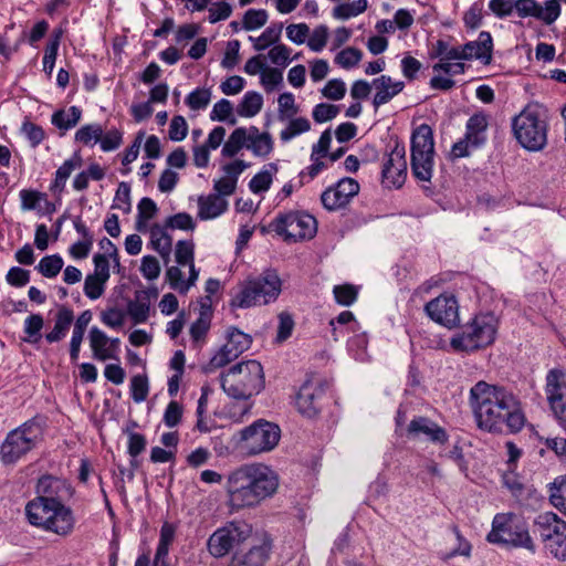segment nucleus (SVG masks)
<instances>
[{
  "mask_svg": "<svg viewBox=\"0 0 566 566\" xmlns=\"http://www.w3.org/2000/svg\"><path fill=\"white\" fill-rule=\"evenodd\" d=\"M470 403L478 427L484 431L516 433L525 424L518 398L503 386L478 381L470 389Z\"/></svg>",
  "mask_w": 566,
  "mask_h": 566,
  "instance_id": "f257e3e1",
  "label": "nucleus"
},
{
  "mask_svg": "<svg viewBox=\"0 0 566 566\" xmlns=\"http://www.w3.org/2000/svg\"><path fill=\"white\" fill-rule=\"evenodd\" d=\"M279 485V474L269 465L263 463L242 465L228 475L227 505L232 513L254 507L273 496Z\"/></svg>",
  "mask_w": 566,
  "mask_h": 566,
  "instance_id": "f03ea898",
  "label": "nucleus"
},
{
  "mask_svg": "<svg viewBox=\"0 0 566 566\" xmlns=\"http://www.w3.org/2000/svg\"><path fill=\"white\" fill-rule=\"evenodd\" d=\"M486 541L510 549L522 548L531 554L536 552V544L531 535L527 521L514 512H502L494 515Z\"/></svg>",
  "mask_w": 566,
  "mask_h": 566,
  "instance_id": "7ed1b4c3",
  "label": "nucleus"
},
{
  "mask_svg": "<svg viewBox=\"0 0 566 566\" xmlns=\"http://www.w3.org/2000/svg\"><path fill=\"white\" fill-rule=\"evenodd\" d=\"M282 292V280L274 269H266L260 275L244 281L232 295L230 306L249 308L273 303Z\"/></svg>",
  "mask_w": 566,
  "mask_h": 566,
  "instance_id": "20e7f679",
  "label": "nucleus"
},
{
  "mask_svg": "<svg viewBox=\"0 0 566 566\" xmlns=\"http://www.w3.org/2000/svg\"><path fill=\"white\" fill-rule=\"evenodd\" d=\"M222 390L233 399H248L264 388V373L256 360L241 361L220 375Z\"/></svg>",
  "mask_w": 566,
  "mask_h": 566,
  "instance_id": "39448f33",
  "label": "nucleus"
},
{
  "mask_svg": "<svg viewBox=\"0 0 566 566\" xmlns=\"http://www.w3.org/2000/svg\"><path fill=\"white\" fill-rule=\"evenodd\" d=\"M25 514L32 525L59 536H69L75 528L74 512L66 503L27 504Z\"/></svg>",
  "mask_w": 566,
  "mask_h": 566,
  "instance_id": "423d86ee",
  "label": "nucleus"
},
{
  "mask_svg": "<svg viewBox=\"0 0 566 566\" xmlns=\"http://www.w3.org/2000/svg\"><path fill=\"white\" fill-rule=\"evenodd\" d=\"M497 318L492 313H480L450 339L454 352H475L491 345L496 335Z\"/></svg>",
  "mask_w": 566,
  "mask_h": 566,
  "instance_id": "0eeeda50",
  "label": "nucleus"
},
{
  "mask_svg": "<svg viewBox=\"0 0 566 566\" xmlns=\"http://www.w3.org/2000/svg\"><path fill=\"white\" fill-rule=\"evenodd\" d=\"M515 138L522 147L538 151L547 144V123L544 112L537 105H527L512 120Z\"/></svg>",
  "mask_w": 566,
  "mask_h": 566,
  "instance_id": "6e6552de",
  "label": "nucleus"
},
{
  "mask_svg": "<svg viewBox=\"0 0 566 566\" xmlns=\"http://www.w3.org/2000/svg\"><path fill=\"white\" fill-rule=\"evenodd\" d=\"M253 536V526L243 520H233L218 527L207 541V549L214 558L239 552Z\"/></svg>",
  "mask_w": 566,
  "mask_h": 566,
  "instance_id": "1a4fd4ad",
  "label": "nucleus"
},
{
  "mask_svg": "<svg viewBox=\"0 0 566 566\" xmlns=\"http://www.w3.org/2000/svg\"><path fill=\"white\" fill-rule=\"evenodd\" d=\"M42 439L41 426L31 420L11 430L0 447L4 464H13L33 450Z\"/></svg>",
  "mask_w": 566,
  "mask_h": 566,
  "instance_id": "9d476101",
  "label": "nucleus"
},
{
  "mask_svg": "<svg viewBox=\"0 0 566 566\" xmlns=\"http://www.w3.org/2000/svg\"><path fill=\"white\" fill-rule=\"evenodd\" d=\"M434 142L429 125L421 124L411 136V171L420 181H430L433 172Z\"/></svg>",
  "mask_w": 566,
  "mask_h": 566,
  "instance_id": "9b49d317",
  "label": "nucleus"
},
{
  "mask_svg": "<svg viewBox=\"0 0 566 566\" xmlns=\"http://www.w3.org/2000/svg\"><path fill=\"white\" fill-rule=\"evenodd\" d=\"M535 532L549 554L560 560H566V522L556 513L544 512L533 522Z\"/></svg>",
  "mask_w": 566,
  "mask_h": 566,
  "instance_id": "f8f14e48",
  "label": "nucleus"
},
{
  "mask_svg": "<svg viewBox=\"0 0 566 566\" xmlns=\"http://www.w3.org/2000/svg\"><path fill=\"white\" fill-rule=\"evenodd\" d=\"M281 439L280 427L271 421L259 419L240 431V446L249 455L272 451Z\"/></svg>",
  "mask_w": 566,
  "mask_h": 566,
  "instance_id": "ddd939ff",
  "label": "nucleus"
},
{
  "mask_svg": "<svg viewBox=\"0 0 566 566\" xmlns=\"http://www.w3.org/2000/svg\"><path fill=\"white\" fill-rule=\"evenodd\" d=\"M270 228L286 242L312 239L317 230L316 219L305 212L289 211L279 213Z\"/></svg>",
  "mask_w": 566,
  "mask_h": 566,
  "instance_id": "4468645a",
  "label": "nucleus"
},
{
  "mask_svg": "<svg viewBox=\"0 0 566 566\" xmlns=\"http://www.w3.org/2000/svg\"><path fill=\"white\" fill-rule=\"evenodd\" d=\"M252 338L249 334L231 327L227 333V343L211 357L202 367L203 373H214L237 359L242 353L251 346Z\"/></svg>",
  "mask_w": 566,
  "mask_h": 566,
  "instance_id": "2eb2a0df",
  "label": "nucleus"
},
{
  "mask_svg": "<svg viewBox=\"0 0 566 566\" xmlns=\"http://www.w3.org/2000/svg\"><path fill=\"white\" fill-rule=\"evenodd\" d=\"M35 493L36 496L28 504L66 503L73 496L74 491L65 480L46 474L38 480Z\"/></svg>",
  "mask_w": 566,
  "mask_h": 566,
  "instance_id": "dca6fc26",
  "label": "nucleus"
},
{
  "mask_svg": "<svg viewBox=\"0 0 566 566\" xmlns=\"http://www.w3.org/2000/svg\"><path fill=\"white\" fill-rule=\"evenodd\" d=\"M382 185L387 188H400L407 178L406 149L396 144L387 155L381 170Z\"/></svg>",
  "mask_w": 566,
  "mask_h": 566,
  "instance_id": "f3484780",
  "label": "nucleus"
},
{
  "mask_svg": "<svg viewBox=\"0 0 566 566\" xmlns=\"http://www.w3.org/2000/svg\"><path fill=\"white\" fill-rule=\"evenodd\" d=\"M294 406L305 419L314 420L318 415V376L315 373L308 374L300 387L295 395Z\"/></svg>",
  "mask_w": 566,
  "mask_h": 566,
  "instance_id": "a211bd4d",
  "label": "nucleus"
},
{
  "mask_svg": "<svg viewBox=\"0 0 566 566\" xmlns=\"http://www.w3.org/2000/svg\"><path fill=\"white\" fill-rule=\"evenodd\" d=\"M424 312L432 321L448 328L454 327L460 319L459 305L453 295H439L426 304Z\"/></svg>",
  "mask_w": 566,
  "mask_h": 566,
  "instance_id": "6ab92c4d",
  "label": "nucleus"
},
{
  "mask_svg": "<svg viewBox=\"0 0 566 566\" xmlns=\"http://www.w3.org/2000/svg\"><path fill=\"white\" fill-rule=\"evenodd\" d=\"M359 191V184L349 177L340 179L334 187H329L321 195V202L328 210L338 209L355 197Z\"/></svg>",
  "mask_w": 566,
  "mask_h": 566,
  "instance_id": "aec40b11",
  "label": "nucleus"
},
{
  "mask_svg": "<svg viewBox=\"0 0 566 566\" xmlns=\"http://www.w3.org/2000/svg\"><path fill=\"white\" fill-rule=\"evenodd\" d=\"M271 555V544L268 541L251 543L248 551L242 548L231 555L228 566H265Z\"/></svg>",
  "mask_w": 566,
  "mask_h": 566,
  "instance_id": "412c9836",
  "label": "nucleus"
},
{
  "mask_svg": "<svg viewBox=\"0 0 566 566\" xmlns=\"http://www.w3.org/2000/svg\"><path fill=\"white\" fill-rule=\"evenodd\" d=\"M408 434L411 438L424 436L434 443H446L448 441L447 431L427 417H415L408 426Z\"/></svg>",
  "mask_w": 566,
  "mask_h": 566,
  "instance_id": "4be33fe9",
  "label": "nucleus"
},
{
  "mask_svg": "<svg viewBox=\"0 0 566 566\" xmlns=\"http://www.w3.org/2000/svg\"><path fill=\"white\" fill-rule=\"evenodd\" d=\"M405 87L402 81H392L388 75H380L373 80V88L375 95L373 98V105L375 109L381 105L389 103L396 95H398Z\"/></svg>",
  "mask_w": 566,
  "mask_h": 566,
  "instance_id": "5701e85b",
  "label": "nucleus"
},
{
  "mask_svg": "<svg viewBox=\"0 0 566 566\" xmlns=\"http://www.w3.org/2000/svg\"><path fill=\"white\" fill-rule=\"evenodd\" d=\"M150 294L148 291L140 290L135 292L134 300L127 303V314L134 324L146 323L150 312Z\"/></svg>",
  "mask_w": 566,
  "mask_h": 566,
  "instance_id": "b1692460",
  "label": "nucleus"
},
{
  "mask_svg": "<svg viewBox=\"0 0 566 566\" xmlns=\"http://www.w3.org/2000/svg\"><path fill=\"white\" fill-rule=\"evenodd\" d=\"M198 207V217L201 220H209L221 216L228 208V201L219 195L210 193L199 197Z\"/></svg>",
  "mask_w": 566,
  "mask_h": 566,
  "instance_id": "393cba45",
  "label": "nucleus"
},
{
  "mask_svg": "<svg viewBox=\"0 0 566 566\" xmlns=\"http://www.w3.org/2000/svg\"><path fill=\"white\" fill-rule=\"evenodd\" d=\"M492 36L489 32L482 31L476 41L468 42L462 46L467 60L479 59L489 62L492 52Z\"/></svg>",
  "mask_w": 566,
  "mask_h": 566,
  "instance_id": "a878e982",
  "label": "nucleus"
},
{
  "mask_svg": "<svg viewBox=\"0 0 566 566\" xmlns=\"http://www.w3.org/2000/svg\"><path fill=\"white\" fill-rule=\"evenodd\" d=\"M74 321V313L71 308L66 306L59 307L55 315V323L53 329L45 335V339L49 343H57L63 339L72 323Z\"/></svg>",
  "mask_w": 566,
  "mask_h": 566,
  "instance_id": "bb28decb",
  "label": "nucleus"
},
{
  "mask_svg": "<svg viewBox=\"0 0 566 566\" xmlns=\"http://www.w3.org/2000/svg\"><path fill=\"white\" fill-rule=\"evenodd\" d=\"M88 339L95 359L105 361L115 358L109 346V338L98 327L94 326L90 329Z\"/></svg>",
  "mask_w": 566,
  "mask_h": 566,
  "instance_id": "cd10ccee",
  "label": "nucleus"
},
{
  "mask_svg": "<svg viewBox=\"0 0 566 566\" xmlns=\"http://www.w3.org/2000/svg\"><path fill=\"white\" fill-rule=\"evenodd\" d=\"M248 149L258 157H266L273 150V140L269 133H260L255 126L249 127Z\"/></svg>",
  "mask_w": 566,
  "mask_h": 566,
  "instance_id": "c85d7f7f",
  "label": "nucleus"
},
{
  "mask_svg": "<svg viewBox=\"0 0 566 566\" xmlns=\"http://www.w3.org/2000/svg\"><path fill=\"white\" fill-rule=\"evenodd\" d=\"M488 117L484 114H474L467 122L465 138L471 146L479 147L485 142Z\"/></svg>",
  "mask_w": 566,
  "mask_h": 566,
  "instance_id": "c756f323",
  "label": "nucleus"
},
{
  "mask_svg": "<svg viewBox=\"0 0 566 566\" xmlns=\"http://www.w3.org/2000/svg\"><path fill=\"white\" fill-rule=\"evenodd\" d=\"M546 395L548 402L566 398V374L552 369L546 376Z\"/></svg>",
  "mask_w": 566,
  "mask_h": 566,
  "instance_id": "7c9ffc66",
  "label": "nucleus"
},
{
  "mask_svg": "<svg viewBox=\"0 0 566 566\" xmlns=\"http://www.w3.org/2000/svg\"><path fill=\"white\" fill-rule=\"evenodd\" d=\"M82 164L83 160L80 153H74L70 159L65 160L63 165L57 168L55 172V179L51 186V190L61 193L64 190L66 180L76 168H80Z\"/></svg>",
  "mask_w": 566,
  "mask_h": 566,
  "instance_id": "2f4dec72",
  "label": "nucleus"
},
{
  "mask_svg": "<svg viewBox=\"0 0 566 566\" xmlns=\"http://www.w3.org/2000/svg\"><path fill=\"white\" fill-rule=\"evenodd\" d=\"M166 224H154L150 228V240L153 248L164 258L167 262L172 248V238L166 231Z\"/></svg>",
  "mask_w": 566,
  "mask_h": 566,
  "instance_id": "473e14b6",
  "label": "nucleus"
},
{
  "mask_svg": "<svg viewBox=\"0 0 566 566\" xmlns=\"http://www.w3.org/2000/svg\"><path fill=\"white\" fill-rule=\"evenodd\" d=\"M249 128H235L224 143L222 155L224 157H234L243 147L248 149Z\"/></svg>",
  "mask_w": 566,
  "mask_h": 566,
  "instance_id": "72a5a7b5",
  "label": "nucleus"
},
{
  "mask_svg": "<svg viewBox=\"0 0 566 566\" xmlns=\"http://www.w3.org/2000/svg\"><path fill=\"white\" fill-rule=\"evenodd\" d=\"M262 95L258 92L250 91L243 95L237 107V112L241 117H253L262 109Z\"/></svg>",
  "mask_w": 566,
  "mask_h": 566,
  "instance_id": "f704fd0d",
  "label": "nucleus"
},
{
  "mask_svg": "<svg viewBox=\"0 0 566 566\" xmlns=\"http://www.w3.org/2000/svg\"><path fill=\"white\" fill-rule=\"evenodd\" d=\"M277 171V166L273 163L268 164L260 172H258L249 182V188L253 193L266 191L272 181L273 175Z\"/></svg>",
  "mask_w": 566,
  "mask_h": 566,
  "instance_id": "c9c22d12",
  "label": "nucleus"
},
{
  "mask_svg": "<svg viewBox=\"0 0 566 566\" xmlns=\"http://www.w3.org/2000/svg\"><path fill=\"white\" fill-rule=\"evenodd\" d=\"M282 30L283 23H272L260 36H250L249 40L253 42V46L256 51H263L280 40Z\"/></svg>",
  "mask_w": 566,
  "mask_h": 566,
  "instance_id": "e433bc0d",
  "label": "nucleus"
},
{
  "mask_svg": "<svg viewBox=\"0 0 566 566\" xmlns=\"http://www.w3.org/2000/svg\"><path fill=\"white\" fill-rule=\"evenodd\" d=\"M549 501L566 516V475L556 478L549 485Z\"/></svg>",
  "mask_w": 566,
  "mask_h": 566,
  "instance_id": "4c0bfd02",
  "label": "nucleus"
},
{
  "mask_svg": "<svg viewBox=\"0 0 566 566\" xmlns=\"http://www.w3.org/2000/svg\"><path fill=\"white\" fill-rule=\"evenodd\" d=\"M82 112L77 106H71L67 111H57L52 115V124L60 129H70L81 119Z\"/></svg>",
  "mask_w": 566,
  "mask_h": 566,
  "instance_id": "58836bf2",
  "label": "nucleus"
},
{
  "mask_svg": "<svg viewBox=\"0 0 566 566\" xmlns=\"http://www.w3.org/2000/svg\"><path fill=\"white\" fill-rule=\"evenodd\" d=\"M102 133L103 127L99 124H87L82 126L75 133V142L85 146H93L94 144L99 143Z\"/></svg>",
  "mask_w": 566,
  "mask_h": 566,
  "instance_id": "ea45409f",
  "label": "nucleus"
},
{
  "mask_svg": "<svg viewBox=\"0 0 566 566\" xmlns=\"http://www.w3.org/2000/svg\"><path fill=\"white\" fill-rule=\"evenodd\" d=\"M63 259L59 254L42 258L36 266L38 271L45 277H55L63 268Z\"/></svg>",
  "mask_w": 566,
  "mask_h": 566,
  "instance_id": "a19ab883",
  "label": "nucleus"
},
{
  "mask_svg": "<svg viewBox=\"0 0 566 566\" xmlns=\"http://www.w3.org/2000/svg\"><path fill=\"white\" fill-rule=\"evenodd\" d=\"M269 19V14L264 9H249L243 14L242 27L247 31L262 28Z\"/></svg>",
  "mask_w": 566,
  "mask_h": 566,
  "instance_id": "79ce46f5",
  "label": "nucleus"
},
{
  "mask_svg": "<svg viewBox=\"0 0 566 566\" xmlns=\"http://www.w3.org/2000/svg\"><path fill=\"white\" fill-rule=\"evenodd\" d=\"M132 398L135 402L140 403L147 399L149 392L148 378L146 375H135L130 379Z\"/></svg>",
  "mask_w": 566,
  "mask_h": 566,
  "instance_id": "37998d69",
  "label": "nucleus"
},
{
  "mask_svg": "<svg viewBox=\"0 0 566 566\" xmlns=\"http://www.w3.org/2000/svg\"><path fill=\"white\" fill-rule=\"evenodd\" d=\"M44 321L40 314H31L24 321V333L28 335L25 340L28 343H36L41 337V329Z\"/></svg>",
  "mask_w": 566,
  "mask_h": 566,
  "instance_id": "c03bdc74",
  "label": "nucleus"
},
{
  "mask_svg": "<svg viewBox=\"0 0 566 566\" xmlns=\"http://www.w3.org/2000/svg\"><path fill=\"white\" fill-rule=\"evenodd\" d=\"M138 214H137V229L142 230V226H144L148 220L153 219L157 213V205L156 202L148 198L144 197L138 206Z\"/></svg>",
  "mask_w": 566,
  "mask_h": 566,
  "instance_id": "a18cd8bd",
  "label": "nucleus"
},
{
  "mask_svg": "<svg viewBox=\"0 0 566 566\" xmlns=\"http://www.w3.org/2000/svg\"><path fill=\"white\" fill-rule=\"evenodd\" d=\"M211 101L209 88H196L186 97V104L193 111L205 109Z\"/></svg>",
  "mask_w": 566,
  "mask_h": 566,
  "instance_id": "49530a36",
  "label": "nucleus"
},
{
  "mask_svg": "<svg viewBox=\"0 0 566 566\" xmlns=\"http://www.w3.org/2000/svg\"><path fill=\"white\" fill-rule=\"evenodd\" d=\"M363 57V52L356 48H346L335 57V62L344 69L356 66Z\"/></svg>",
  "mask_w": 566,
  "mask_h": 566,
  "instance_id": "de8ad7c7",
  "label": "nucleus"
},
{
  "mask_svg": "<svg viewBox=\"0 0 566 566\" xmlns=\"http://www.w3.org/2000/svg\"><path fill=\"white\" fill-rule=\"evenodd\" d=\"M333 293L336 302L343 306L352 305L358 295L357 289L350 284L336 285Z\"/></svg>",
  "mask_w": 566,
  "mask_h": 566,
  "instance_id": "09e8293b",
  "label": "nucleus"
},
{
  "mask_svg": "<svg viewBox=\"0 0 566 566\" xmlns=\"http://www.w3.org/2000/svg\"><path fill=\"white\" fill-rule=\"evenodd\" d=\"M324 97L332 101H339L346 94V84L340 78L329 80L325 86L321 90Z\"/></svg>",
  "mask_w": 566,
  "mask_h": 566,
  "instance_id": "8fccbe9b",
  "label": "nucleus"
},
{
  "mask_svg": "<svg viewBox=\"0 0 566 566\" xmlns=\"http://www.w3.org/2000/svg\"><path fill=\"white\" fill-rule=\"evenodd\" d=\"M537 19L543 21L545 24H552L560 15V6L558 0H547L545 7L541 4L538 7Z\"/></svg>",
  "mask_w": 566,
  "mask_h": 566,
  "instance_id": "3c124183",
  "label": "nucleus"
},
{
  "mask_svg": "<svg viewBox=\"0 0 566 566\" xmlns=\"http://www.w3.org/2000/svg\"><path fill=\"white\" fill-rule=\"evenodd\" d=\"M107 281H104L99 277L93 276L88 274L84 281V293L90 300L99 298L104 291L105 284Z\"/></svg>",
  "mask_w": 566,
  "mask_h": 566,
  "instance_id": "603ef678",
  "label": "nucleus"
},
{
  "mask_svg": "<svg viewBox=\"0 0 566 566\" xmlns=\"http://www.w3.org/2000/svg\"><path fill=\"white\" fill-rule=\"evenodd\" d=\"M19 196L23 211L35 210L40 202L45 200V195L36 190L22 189Z\"/></svg>",
  "mask_w": 566,
  "mask_h": 566,
  "instance_id": "864d4df0",
  "label": "nucleus"
},
{
  "mask_svg": "<svg viewBox=\"0 0 566 566\" xmlns=\"http://www.w3.org/2000/svg\"><path fill=\"white\" fill-rule=\"evenodd\" d=\"M113 208L120 209L124 212L130 211V187L127 182H119L117 191L115 193Z\"/></svg>",
  "mask_w": 566,
  "mask_h": 566,
  "instance_id": "5fc2aeb1",
  "label": "nucleus"
},
{
  "mask_svg": "<svg viewBox=\"0 0 566 566\" xmlns=\"http://www.w3.org/2000/svg\"><path fill=\"white\" fill-rule=\"evenodd\" d=\"M310 129V122L305 118H295L292 119L289 124V126L281 132V139L283 142H287L295 136L305 133Z\"/></svg>",
  "mask_w": 566,
  "mask_h": 566,
  "instance_id": "6e6d98bb",
  "label": "nucleus"
},
{
  "mask_svg": "<svg viewBox=\"0 0 566 566\" xmlns=\"http://www.w3.org/2000/svg\"><path fill=\"white\" fill-rule=\"evenodd\" d=\"M176 262L180 265L193 263V243L187 240H180L175 250Z\"/></svg>",
  "mask_w": 566,
  "mask_h": 566,
  "instance_id": "4d7b16f0",
  "label": "nucleus"
},
{
  "mask_svg": "<svg viewBox=\"0 0 566 566\" xmlns=\"http://www.w3.org/2000/svg\"><path fill=\"white\" fill-rule=\"evenodd\" d=\"M123 142V134L118 129H109L106 133H102L99 139L101 148L103 151H112L117 149Z\"/></svg>",
  "mask_w": 566,
  "mask_h": 566,
  "instance_id": "13d9d810",
  "label": "nucleus"
},
{
  "mask_svg": "<svg viewBox=\"0 0 566 566\" xmlns=\"http://www.w3.org/2000/svg\"><path fill=\"white\" fill-rule=\"evenodd\" d=\"M166 228L169 229H179V230H193L196 224L190 214L186 212H179L175 216L169 217L166 220Z\"/></svg>",
  "mask_w": 566,
  "mask_h": 566,
  "instance_id": "bf43d9fd",
  "label": "nucleus"
},
{
  "mask_svg": "<svg viewBox=\"0 0 566 566\" xmlns=\"http://www.w3.org/2000/svg\"><path fill=\"white\" fill-rule=\"evenodd\" d=\"M166 280L170 287L178 291L179 293H187L188 286L184 280V274L178 266H170L166 271Z\"/></svg>",
  "mask_w": 566,
  "mask_h": 566,
  "instance_id": "052dcab7",
  "label": "nucleus"
},
{
  "mask_svg": "<svg viewBox=\"0 0 566 566\" xmlns=\"http://www.w3.org/2000/svg\"><path fill=\"white\" fill-rule=\"evenodd\" d=\"M268 55L273 64L282 67H285L291 61V50L284 44L274 45Z\"/></svg>",
  "mask_w": 566,
  "mask_h": 566,
  "instance_id": "680f3d73",
  "label": "nucleus"
},
{
  "mask_svg": "<svg viewBox=\"0 0 566 566\" xmlns=\"http://www.w3.org/2000/svg\"><path fill=\"white\" fill-rule=\"evenodd\" d=\"M188 134V124L185 117L178 115L174 116L169 126V138L175 142H180L186 138Z\"/></svg>",
  "mask_w": 566,
  "mask_h": 566,
  "instance_id": "e2e57ef3",
  "label": "nucleus"
},
{
  "mask_svg": "<svg viewBox=\"0 0 566 566\" xmlns=\"http://www.w3.org/2000/svg\"><path fill=\"white\" fill-rule=\"evenodd\" d=\"M140 272L145 279L149 281L156 280L160 274L158 260L155 256L145 255L142 259Z\"/></svg>",
  "mask_w": 566,
  "mask_h": 566,
  "instance_id": "0e129e2a",
  "label": "nucleus"
},
{
  "mask_svg": "<svg viewBox=\"0 0 566 566\" xmlns=\"http://www.w3.org/2000/svg\"><path fill=\"white\" fill-rule=\"evenodd\" d=\"M293 328L294 321L292 316L285 312L280 313L276 340L279 343L286 340L291 336Z\"/></svg>",
  "mask_w": 566,
  "mask_h": 566,
  "instance_id": "69168bd1",
  "label": "nucleus"
},
{
  "mask_svg": "<svg viewBox=\"0 0 566 566\" xmlns=\"http://www.w3.org/2000/svg\"><path fill=\"white\" fill-rule=\"evenodd\" d=\"M22 133L29 139L31 146L34 148L39 146L44 139L45 133L39 125L31 122L23 123L21 127Z\"/></svg>",
  "mask_w": 566,
  "mask_h": 566,
  "instance_id": "338daca9",
  "label": "nucleus"
},
{
  "mask_svg": "<svg viewBox=\"0 0 566 566\" xmlns=\"http://www.w3.org/2000/svg\"><path fill=\"white\" fill-rule=\"evenodd\" d=\"M539 3L535 0H515L514 10L521 18L533 17L537 19Z\"/></svg>",
  "mask_w": 566,
  "mask_h": 566,
  "instance_id": "774afa93",
  "label": "nucleus"
}]
</instances>
